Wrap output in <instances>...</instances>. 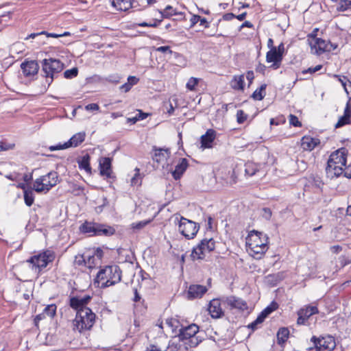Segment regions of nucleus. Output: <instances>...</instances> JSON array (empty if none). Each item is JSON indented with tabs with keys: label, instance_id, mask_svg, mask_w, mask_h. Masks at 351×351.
Wrapping results in <instances>:
<instances>
[{
	"label": "nucleus",
	"instance_id": "28",
	"mask_svg": "<svg viewBox=\"0 0 351 351\" xmlns=\"http://www.w3.org/2000/svg\"><path fill=\"white\" fill-rule=\"evenodd\" d=\"M86 134L84 132H78L74 134L69 141H67V144L69 147H75L80 145L85 139Z\"/></svg>",
	"mask_w": 351,
	"mask_h": 351
},
{
	"label": "nucleus",
	"instance_id": "33",
	"mask_svg": "<svg viewBox=\"0 0 351 351\" xmlns=\"http://www.w3.org/2000/svg\"><path fill=\"white\" fill-rule=\"evenodd\" d=\"M231 87L234 90H243L244 88V75H235L231 81Z\"/></svg>",
	"mask_w": 351,
	"mask_h": 351
},
{
	"label": "nucleus",
	"instance_id": "61",
	"mask_svg": "<svg viewBox=\"0 0 351 351\" xmlns=\"http://www.w3.org/2000/svg\"><path fill=\"white\" fill-rule=\"evenodd\" d=\"M85 108L87 110H98L99 107L97 104H90L86 106Z\"/></svg>",
	"mask_w": 351,
	"mask_h": 351
},
{
	"label": "nucleus",
	"instance_id": "6",
	"mask_svg": "<svg viewBox=\"0 0 351 351\" xmlns=\"http://www.w3.org/2000/svg\"><path fill=\"white\" fill-rule=\"evenodd\" d=\"M56 258L55 252L50 250H46L37 255L32 256L27 261L33 265V267L40 271L43 269L45 268L49 263H52Z\"/></svg>",
	"mask_w": 351,
	"mask_h": 351
},
{
	"label": "nucleus",
	"instance_id": "35",
	"mask_svg": "<svg viewBox=\"0 0 351 351\" xmlns=\"http://www.w3.org/2000/svg\"><path fill=\"white\" fill-rule=\"evenodd\" d=\"M114 232L115 230L113 228L99 223L97 230V236H110L112 235Z\"/></svg>",
	"mask_w": 351,
	"mask_h": 351
},
{
	"label": "nucleus",
	"instance_id": "43",
	"mask_svg": "<svg viewBox=\"0 0 351 351\" xmlns=\"http://www.w3.org/2000/svg\"><path fill=\"white\" fill-rule=\"evenodd\" d=\"M350 123V118L347 117L346 115H343L339 119L337 123L335 125V128H339Z\"/></svg>",
	"mask_w": 351,
	"mask_h": 351
},
{
	"label": "nucleus",
	"instance_id": "54",
	"mask_svg": "<svg viewBox=\"0 0 351 351\" xmlns=\"http://www.w3.org/2000/svg\"><path fill=\"white\" fill-rule=\"evenodd\" d=\"M69 145L67 144V142L64 143V144H59L56 146H51L49 147V149L51 151H55V150H60V149H64L69 148Z\"/></svg>",
	"mask_w": 351,
	"mask_h": 351
},
{
	"label": "nucleus",
	"instance_id": "46",
	"mask_svg": "<svg viewBox=\"0 0 351 351\" xmlns=\"http://www.w3.org/2000/svg\"><path fill=\"white\" fill-rule=\"evenodd\" d=\"M78 70L77 68H72L64 72V77L66 79H71L77 75Z\"/></svg>",
	"mask_w": 351,
	"mask_h": 351
},
{
	"label": "nucleus",
	"instance_id": "63",
	"mask_svg": "<svg viewBox=\"0 0 351 351\" xmlns=\"http://www.w3.org/2000/svg\"><path fill=\"white\" fill-rule=\"evenodd\" d=\"M343 115H346L347 117H351V110L350 107V102L349 101L346 104V106L344 109Z\"/></svg>",
	"mask_w": 351,
	"mask_h": 351
},
{
	"label": "nucleus",
	"instance_id": "38",
	"mask_svg": "<svg viewBox=\"0 0 351 351\" xmlns=\"http://www.w3.org/2000/svg\"><path fill=\"white\" fill-rule=\"evenodd\" d=\"M278 308V304L276 302H272L269 306H267L259 315L264 319L273 311Z\"/></svg>",
	"mask_w": 351,
	"mask_h": 351
},
{
	"label": "nucleus",
	"instance_id": "20",
	"mask_svg": "<svg viewBox=\"0 0 351 351\" xmlns=\"http://www.w3.org/2000/svg\"><path fill=\"white\" fill-rule=\"evenodd\" d=\"M210 316L214 319L220 318L223 315V311L221 307V300L213 299L212 300L208 308Z\"/></svg>",
	"mask_w": 351,
	"mask_h": 351
},
{
	"label": "nucleus",
	"instance_id": "8",
	"mask_svg": "<svg viewBox=\"0 0 351 351\" xmlns=\"http://www.w3.org/2000/svg\"><path fill=\"white\" fill-rule=\"evenodd\" d=\"M43 71L47 78L53 81L54 75L61 72L64 69V64L55 58L44 59L42 62Z\"/></svg>",
	"mask_w": 351,
	"mask_h": 351
},
{
	"label": "nucleus",
	"instance_id": "53",
	"mask_svg": "<svg viewBox=\"0 0 351 351\" xmlns=\"http://www.w3.org/2000/svg\"><path fill=\"white\" fill-rule=\"evenodd\" d=\"M343 174L344 177L351 178V162L343 167Z\"/></svg>",
	"mask_w": 351,
	"mask_h": 351
},
{
	"label": "nucleus",
	"instance_id": "55",
	"mask_svg": "<svg viewBox=\"0 0 351 351\" xmlns=\"http://www.w3.org/2000/svg\"><path fill=\"white\" fill-rule=\"evenodd\" d=\"M106 80L108 82L117 84L120 81V77L118 75H110Z\"/></svg>",
	"mask_w": 351,
	"mask_h": 351
},
{
	"label": "nucleus",
	"instance_id": "25",
	"mask_svg": "<svg viewBox=\"0 0 351 351\" xmlns=\"http://www.w3.org/2000/svg\"><path fill=\"white\" fill-rule=\"evenodd\" d=\"M188 166V160L186 158H180L179 163L176 165L174 171H172L173 178L176 180H179L186 171Z\"/></svg>",
	"mask_w": 351,
	"mask_h": 351
},
{
	"label": "nucleus",
	"instance_id": "14",
	"mask_svg": "<svg viewBox=\"0 0 351 351\" xmlns=\"http://www.w3.org/2000/svg\"><path fill=\"white\" fill-rule=\"evenodd\" d=\"M318 309L316 306H309L304 308H301L298 312V318L297 323L299 325H303L306 323L308 319L313 315L318 313Z\"/></svg>",
	"mask_w": 351,
	"mask_h": 351
},
{
	"label": "nucleus",
	"instance_id": "51",
	"mask_svg": "<svg viewBox=\"0 0 351 351\" xmlns=\"http://www.w3.org/2000/svg\"><path fill=\"white\" fill-rule=\"evenodd\" d=\"M351 7V1L350 0H343V3H342L339 8L338 10L341 12H344L348 10Z\"/></svg>",
	"mask_w": 351,
	"mask_h": 351
},
{
	"label": "nucleus",
	"instance_id": "18",
	"mask_svg": "<svg viewBox=\"0 0 351 351\" xmlns=\"http://www.w3.org/2000/svg\"><path fill=\"white\" fill-rule=\"evenodd\" d=\"M189 344L181 340L178 337H174L169 343L167 351H188Z\"/></svg>",
	"mask_w": 351,
	"mask_h": 351
},
{
	"label": "nucleus",
	"instance_id": "62",
	"mask_svg": "<svg viewBox=\"0 0 351 351\" xmlns=\"http://www.w3.org/2000/svg\"><path fill=\"white\" fill-rule=\"evenodd\" d=\"M44 34H45V31H43V32H38V33H32V34H30L29 35H28L25 38V40H28L29 38H35L38 36H40L41 35H43Z\"/></svg>",
	"mask_w": 351,
	"mask_h": 351
},
{
	"label": "nucleus",
	"instance_id": "40",
	"mask_svg": "<svg viewBox=\"0 0 351 351\" xmlns=\"http://www.w3.org/2000/svg\"><path fill=\"white\" fill-rule=\"evenodd\" d=\"M166 325L175 332L180 325V322L175 318H168L165 322Z\"/></svg>",
	"mask_w": 351,
	"mask_h": 351
},
{
	"label": "nucleus",
	"instance_id": "10",
	"mask_svg": "<svg viewBox=\"0 0 351 351\" xmlns=\"http://www.w3.org/2000/svg\"><path fill=\"white\" fill-rule=\"evenodd\" d=\"M311 341L314 343L317 351H332L336 347L335 339L330 335L321 338L313 336Z\"/></svg>",
	"mask_w": 351,
	"mask_h": 351
},
{
	"label": "nucleus",
	"instance_id": "57",
	"mask_svg": "<svg viewBox=\"0 0 351 351\" xmlns=\"http://www.w3.org/2000/svg\"><path fill=\"white\" fill-rule=\"evenodd\" d=\"M138 78L135 76H129L128 78V83L132 87L138 82Z\"/></svg>",
	"mask_w": 351,
	"mask_h": 351
},
{
	"label": "nucleus",
	"instance_id": "13",
	"mask_svg": "<svg viewBox=\"0 0 351 351\" xmlns=\"http://www.w3.org/2000/svg\"><path fill=\"white\" fill-rule=\"evenodd\" d=\"M99 169L101 176H105L106 178H112V158L109 157L100 158L99 160Z\"/></svg>",
	"mask_w": 351,
	"mask_h": 351
},
{
	"label": "nucleus",
	"instance_id": "44",
	"mask_svg": "<svg viewBox=\"0 0 351 351\" xmlns=\"http://www.w3.org/2000/svg\"><path fill=\"white\" fill-rule=\"evenodd\" d=\"M199 79L191 77L187 82L186 87L190 90H194L195 86L197 85Z\"/></svg>",
	"mask_w": 351,
	"mask_h": 351
},
{
	"label": "nucleus",
	"instance_id": "23",
	"mask_svg": "<svg viewBox=\"0 0 351 351\" xmlns=\"http://www.w3.org/2000/svg\"><path fill=\"white\" fill-rule=\"evenodd\" d=\"M216 138V132L213 129H209L206 134L201 136V144L204 148H211L213 143Z\"/></svg>",
	"mask_w": 351,
	"mask_h": 351
},
{
	"label": "nucleus",
	"instance_id": "29",
	"mask_svg": "<svg viewBox=\"0 0 351 351\" xmlns=\"http://www.w3.org/2000/svg\"><path fill=\"white\" fill-rule=\"evenodd\" d=\"M90 156L86 154L82 157L77 159V163L80 169H84L88 173H91V167L90 165Z\"/></svg>",
	"mask_w": 351,
	"mask_h": 351
},
{
	"label": "nucleus",
	"instance_id": "5",
	"mask_svg": "<svg viewBox=\"0 0 351 351\" xmlns=\"http://www.w3.org/2000/svg\"><path fill=\"white\" fill-rule=\"evenodd\" d=\"M58 182V173L50 171L45 176L36 179L34 183V189L37 193L48 192Z\"/></svg>",
	"mask_w": 351,
	"mask_h": 351
},
{
	"label": "nucleus",
	"instance_id": "3",
	"mask_svg": "<svg viewBox=\"0 0 351 351\" xmlns=\"http://www.w3.org/2000/svg\"><path fill=\"white\" fill-rule=\"evenodd\" d=\"M199 326L195 324L187 326H182L179 329L177 337L189 344L190 348L197 347L204 339L203 337L199 335Z\"/></svg>",
	"mask_w": 351,
	"mask_h": 351
},
{
	"label": "nucleus",
	"instance_id": "17",
	"mask_svg": "<svg viewBox=\"0 0 351 351\" xmlns=\"http://www.w3.org/2000/svg\"><path fill=\"white\" fill-rule=\"evenodd\" d=\"M282 60V57L280 53L277 52V49L275 47H272L266 54V61L267 62H272L271 67L274 69L280 67Z\"/></svg>",
	"mask_w": 351,
	"mask_h": 351
},
{
	"label": "nucleus",
	"instance_id": "36",
	"mask_svg": "<svg viewBox=\"0 0 351 351\" xmlns=\"http://www.w3.org/2000/svg\"><path fill=\"white\" fill-rule=\"evenodd\" d=\"M267 85L265 84H262L259 88H257L252 95V97L254 100L261 101L265 96V89Z\"/></svg>",
	"mask_w": 351,
	"mask_h": 351
},
{
	"label": "nucleus",
	"instance_id": "34",
	"mask_svg": "<svg viewBox=\"0 0 351 351\" xmlns=\"http://www.w3.org/2000/svg\"><path fill=\"white\" fill-rule=\"evenodd\" d=\"M244 167L246 176H252L259 171L258 165L253 162H247Z\"/></svg>",
	"mask_w": 351,
	"mask_h": 351
},
{
	"label": "nucleus",
	"instance_id": "11",
	"mask_svg": "<svg viewBox=\"0 0 351 351\" xmlns=\"http://www.w3.org/2000/svg\"><path fill=\"white\" fill-rule=\"evenodd\" d=\"M87 267L92 269L101 263L104 252L100 247L94 250L92 253H86Z\"/></svg>",
	"mask_w": 351,
	"mask_h": 351
},
{
	"label": "nucleus",
	"instance_id": "52",
	"mask_svg": "<svg viewBox=\"0 0 351 351\" xmlns=\"http://www.w3.org/2000/svg\"><path fill=\"white\" fill-rule=\"evenodd\" d=\"M322 68V64H319V65H317L315 67H310L307 69H305L302 71V73L303 74H306V73H311V74H313L319 70H321Z\"/></svg>",
	"mask_w": 351,
	"mask_h": 351
},
{
	"label": "nucleus",
	"instance_id": "49",
	"mask_svg": "<svg viewBox=\"0 0 351 351\" xmlns=\"http://www.w3.org/2000/svg\"><path fill=\"white\" fill-rule=\"evenodd\" d=\"M151 222V220H145V221H141L137 223H132V228L136 229V230H141L145 226H147L148 223Z\"/></svg>",
	"mask_w": 351,
	"mask_h": 351
},
{
	"label": "nucleus",
	"instance_id": "56",
	"mask_svg": "<svg viewBox=\"0 0 351 351\" xmlns=\"http://www.w3.org/2000/svg\"><path fill=\"white\" fill-rule=\"evenodd\" d=\"M156 51L162 52V53H166L168 52L169 54L172 53V51L170 49V47L169 46H161L156 49Z\"/></svg>",
	"mask_w": 351,
	"mask_h": 351
},
{
	"label": "nucleus",
	"instance_id": "64",
	"mask_svg": "<svg viewBox=\"0 0 351 351\" xmlns=\"http://www.w3.org/2000/svg\"><path fill=\"white\" fill-rule=\"evenodd\" d=\"M330 250L335 254H338L342 250V247L339 245H333L330 247Z\"/></svg>",
	"mask_w": 351,
	"mask_h": 351
},
{
	"label": "nucleus",
	"instance_id": "12",
	"mask_svg": "<svg viewBox=\"0 0 351 351\" xmlns=\"http://www.w3.org/2000/svg\"><path fill=\"white\" fill-rule=\"evenodd\" d=\"M223 302L230 307L231 309L237 308L240 311H245L247 309V302L241 298H237L234 295L223 298Z\"/></svg>",
	"mask_w": 351,
	"mask_h": 351
},
{
	"label": "nucleus",
	"instance_id": "7",
	"mask_svg": "<svg viewBox=\"0 0 351 351\" xmlns=\"http://www.w3.org/2000/svg\"><path fill=\"white\" fill-rule=\"evenodd\" d=\"M215 241L213 239L205 238L195 247H193L191 257L194 260H202L204 258L206 254L215 250Z\"/></svg>",
	"mask_w": 351,
	"mask_h": 351
},
{
	"label": "nucleus",
	"instance_id": "39",
	"mask_svg": "<svg viewBox=\"0 0 351 351\" xmlns=\"http://www.w3.org/2000/svg\"><path fill=\"white\" fill-rule=\"evenodd\" d=\"M24 200L27 206H31L33 204L34 197L32 191H24Z\"/></svg>",
	"mask_w": 351,
	"mask_h": 351
},
{
	"label": "nucleus",
	"instance_id": "22",
	"mask_svg": "<svg viewBox=\"0 0 351 351\" xmlns=\"http://www.w3.org/2000/svg\"><path fill=\"white\" fill-rule=\"evenodd\" d=\"M348 151L345 148H341L332 152L329 158L330 162L340 163V165H346Z\"/></svg>",
	"mask_w": 351,
	"mask_h": 351
},
{
	"label": "nucleus",
	"instance_id": "2",
	"mask_svg": "<svg viewBox=\"0 0 351 351\" xmlns=\"http://www.w3.org/2000/svg\"><path fill=\"white\" fill-rule=\"evenodd\" d=\"M121 271L117 265L106 266L100 269L97 274L96 281L101 282V287L112 286L121 281Z\"/></svg>",
	"mask_w": 351,
	"mask_h": 351
},
{
	"label": "nucleus",
	"instance_id": "41",
	"mask_svg": "<svg viewBox=\"0 0 351 351\" xmlns=\"http://www.w3.org/2000/svg\"><path fill=\"white\" fill-rule=\"evenodd\" d=\"M56 312V306L55 304H50L47 306L44 311L43 315H47V316L52 317L55 315Z\"/></svg>",
	"mask_w": 351,
	"mask_h": 351
},
{
	"label": "nucleus",
	"instance_id": "26",
	"mask_svg": "<svg viewBox=\"0 0 351 351\" xmlns=\"http://www.w3.org/2000/svg\"><path fill=\"white\" fill-rule=\"evenodd\" d=\"M154 154L152 158L154 161L158 163L165 161L170 155V151L169 149L162 148H154Z\"/></svg>",
	"mask_w": 351,
	"mask_h": 351
},
{
	"label": "nucleus",
	"instance_id": "9",
	"mask_svg": "<svg viewBox=\"0 0 351 351\" xmlns=\"http://www.w3.org/2000/svg\"><path fill=\"white\" fill-rule=\"evenodd\" d=\"M197 223L181 217L178 223L179 232L187 239H193L199 230Z\"/></svg>",
	"mask_w": 351,
	"mask_h": 351
},
{
	"label": "nucleus",
	"instance_id": "4",
	"mask_svg": "<svg viewBox=\"0 0 351 351\" xmlns=\"http://www.w3.org/2000/svg\"><path fill=\"white\" fill-rule=\"evenodd\" d=\"M95 314L90 308L80 309L77 312L74 319V326L82 332L85 330H90L95 321Z\"/></svg>",
	"mask_w": 351,
	"mask_h": 351
},
{
	"label": "nucleus",
	"instance_id": "21",
	"mask_svg": "<svg viewBox=\"0 0 351 351\" xmlns=\"http://www.w3.org/2000/svg\"><path fill=\"white\" fill-rule=\"evenodd\" d=\"M21 68L24 75L27 77L38 73V64L34 60L25 61L21 64Z\"/></svg>",
	"mask_w": 351,
	"mask_h": 351
},
{
	"label": "nucleus",
	"instance_id": "47",
	"mask_svg": "<svg viewBox=\"0 0 351 351\" xmlns=\"http://www.w3.org/2000/svg\"><path fill=\"white\" fill-rule=\"evenodd\" d=\"M264 319L258 315L257 318L248 325V328L252 330H255L258 328V325L262 324L264 322Z\"/></svg>",
	"mask_w": 351,
	"mask_h": 351
},
{
	"label": "nucleus",
	"instance_id": "58",
	"mask_svg": "<svg viewBox=\"0 0 351 351\" xmlns=\"http://www.w3.org/2000/svg\"><path fill=\"white\" fill-rule=\"evenodd\" d=\"M138 121L143 120L148 117V114L143 112L142 110H138V113L136 114Z\"/></svg>",
	"mask_w": 351,
	"mask_h": 351
},
{
	"label": "nucleus",
	"instance_id": "48",
	"mask_svg": "<svg viewBox=\"0 0 351 351\" xmlns=\"http://www.w3.org/2000/svg\"><path fill=\"white\" fill-rule=\"evenodd\" d=\"M247 118V115L242 110H239L237 112V121L238 123H243Z\"/></svg>",
	"mask_w": 351,
	"mask_h": 351
},
{
	"label": "nucleus",
	"instance_id": "45",
	"mask_svg": "<svg viewBox=\"0 0 351 351\" xmlns=\"http://www.w3.org/2000/svg\"><path fill=\"white\" fill-rule=\"evenodd\" d=\"M135 171H136V173H135L134 176L132 177V178L131 179V185L132 186H140L141 184V178L140 177L139 169L136 168Z\"/></svg>",
	"mask_w": 351,
	"mask_h": 351
},
{
	"label": "nucleus",
	"instance_id": "19",
	"mask_svg": "<svg viewBox=\"0 0 351 351\" xmlns=\"http://www.w3.org/2000/svg\"><path fill=\"white\" fill-rule=\"evenodd\" d=\"M91 298L89 295H85L83 298L73 297L70 299V306L79 312L80 309L88 308L86 305L90 302Z\"/></svg>",
	"mask_w": 351,
	"mask_h": 351
},
{
	"label": "nucleus",
	"instance_id": "37",
	"mask_svg": "<svg viewBox=\"0 0 351 351\" xmlns=\"http://www.w3.org/2000/svg\"><path fill=\"white\" fill-rule=\"evenodd\" d=\"M160 13L163 18H170L171 16L174 15L182 16L183 14L182 12H178L171 5H167L163 11L160 12Z\"/></svg>",
	"mask_w": 351,
	"mask_h": 351
},
{
	"label": "nucleus",
	"instance_id": "15",
	"mask_svg": "<svg viewBox=\"0 0 351 351\" xmlns=\"http://www.w3.org/2000/svg\"><path fill=\"white\" fill-rule=\"evenodd\" d=\"M208 291L206 287L200 285H191L186 293V298L194 300L202 298Z\"/></svg>",
	"mask_w": 351,
	"mask_h": 351
},
{
	"label": "nucleus",
	"instance_id": "1",
	"mask_svg": "<svg viewBox=\"0 0 351 351\" xmlns=\"http://www.w3.org/2000/svg\"><path fill=\"white\" fill-rule=\"evenodd\" d=\"M269 237L266 234L257 230H252L247 237L246 244L253 256L260 258L268 250Z\"/></svg>",
	"mask_w": 351,
	"mask_h": 351
},
{
	"label": "nucleus",
	"instance_id": "27",
	"mask_svg": "<svg viewBox=\"0 0 351 351\" xmlns=\"http://www.w3.org/2000/svg\"><path fill=\"white\" fill-rule=\"evenodd\" d=\"M98 224L96 223L85 222L80 226V230L83 233H88L90 236L97 235Z\"/></svg>",
	"mask_w": 351,
	"mask_h": 351
},
{
	"label": "nucleus",
	"instance_id": "32",
	"mask_svg": "<svg viewBox=\"0 0 351 351\" xmlns=\"http://www.w3.org/2000/svg\"><path fill=\"white\" fill-rule=\"evenodd\" d=\"M112 5L117 10L126 11L131 8L132 4L130 0H112Z\"/></svg>",
	"mask_w": 351,
	"mask_h": 351
},
{
	"label": "nucleus",
	"instance_id": "24",
	"mask_svg": "<svg viewBox=\"0 0 351 351\" xmlns=\"http://www.w3.org/2000/svg\"><path fill=\"white\" fill-rule=\"evenodd\" d=\"M320 143L319 139L310 136H303L301 140V147L305 151L313 150Z\"/></svg>",
	"mask_w": 351,
	"mask_h": 351
},
{
	"label": "nucleus",
	"instance_id": "31",
	"mask_svg": "<svg viewBox=\"0 0 351 351\" xmlns=\"http://www.w3.org/2000/svg\"><path fill=\"white\" fill-rule=\"evenodd\" d=\"M276 336L278 344L282 346L289 337V330L285 327L280 328L278 330Z\"/></svg>",
	"mask_w": 351,
	"mask_h": 351
},
{
	"label": "nucleus",
	"instance_id": "30",
	"mask_svg": "<svg viewBox=\"0 0 351 351\" xmlns=\"http://www.w3.org/2000/svg\"><path fill=\"white\" fill-rule=\"evenodd\" d=\"M328 43H327L325 40L319 38H315L313 47L315 48L317 53L321 54L326 51H330V49H328Z\"/></svg>",
	"mask_w": 351,
	"mask_h": 351
},
{
	"label": "nucleus",
	"instance_id": "42",
	"mask_svg": "<svg viewBox=\"0 0 351 351\" xmlns=\"http://www.w3.org/2000/svg\"><path fill=\"white\" fill-rule=\"evenodd\" d=\"M75 264L78 266H85L87 267L86 264V253L84 254H78L75 258Z\"/></svg>",
	"mask_w": 351,
	"mask_h": 351
},
{
	"label": "nucleus",
	"instance_id": "60",
	"mask_svg": "<svg viewBox=\"0 0 351 351\" xmlns=\"http://www.w3.org/2000/svg\"><path fill=\"white\" fill-rule=\"evenodd\" d=\"M263 211L264 212L263 217L266 219H269L271 218V214H272L271 209L269 208H264L263 209Z\"/></svg>",
	"mask_w": 351,
	"mask_h": 351
},
{
	"label": "nucleus",
	"instance_id": "16",
	"mask_svg": "<svg viewBox=\"0 0 351 351\" xmlns=\"http://www.w3.org/2000/svg\"><path fill=\"white\" fill-rule=\"evenodd\" d=\"M345 165H340V163L330 162L328 159L327 166L326 167V173L328 178L332 179L337 178L343 174V167Z\"/></svg>",
	"mask_w": 351,
	"mask_h": 351
},
{
	"label": "nucleus",
	"instance_id": "59",
	"mask_svg": "<svg viewBox=\"0 0 351 351\" xmlns=\"http://www.w3.org/2000/svg\"><path fill=\"white\" fill-rule=\"evenodd\" d=\"M200 19V16L199 15H193L190 21H191V27H194L195 24H197L199 22V20Z\"/></svg>",
	"mask_w": 351,
	"mask_h": 351
},
{
	"label": "nucleus",
	"instance_id": "50",
	"mask_svg": "<svg viewBox=\"0 0 351 351\" xmlns=\"http://www.w3.org/2000/svg\"><path fill=\"white\" fill-rule=\"evenodd\" d=\"M289 123L291 125H292L295 127H301L302 126V123L298 120V118L293 114L289 115Z\"/></svg>",
	"mask_w": 351,
	"mask_h": 351
}]
</instances>
